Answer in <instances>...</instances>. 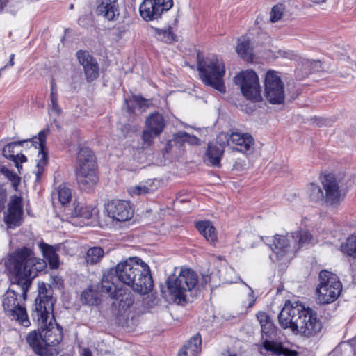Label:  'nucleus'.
<instances>
[{
  "label": "nucleus",
  "mask_w": 356,
  "mask_h": 356,
  "mask_svg": "<svg viewBox=\"0 0 356 356\" xmlns=\"http://www.w3.org/2000/svg\"><path fill=\"white\" fill-rule=\"evenodd\" d=\"M46 266V261L37 258L30 248H17L9 256L7 268L15 280L3 296V307L8 316L25 327L31 323L22 300H26L32 280Z\"/></svg>",
  "instance_id": "f257e3e1"
},
{
  "label": "nucleus",
  "mask_w": 356,
  "mask_h": 356,
  "mask_svg": "<svg viewBox=\"0 0 356 356\" xmlns=\"http://www.w3.org/2000/svg\"><path fill=\"white\" fill-rule=\"evenodd\" d=\"M278 319L284 329L290 328L293 332L306 337L317 335L323 327L316 312L298 302H286L279 314Z\"/></svg>",
  "instance_id": "f03ea898"
},
{
  "label": "nucleus",
  "mask_w": 356,
  "mask_h": 356,
  "mask_svg": "<svg viewBox=\"0 0 356 356\" xmlns=\"http://www.w3.org/2000/svg\"><path fill=\"white\" fill-rule=\"evenodd\" d=\"M39 286V294L35 300L32 317L40 326L42 336L49 348L57 346L63 339L62 328L55 322L53 314L55 300L46 294L44 284Z\"/></svg>",
  "instance_id": "7ed1b4c3"
},
{
  "label": "nucleus",
  "mask_w": 356,
  "mask_h": 356,
  "mask_svg": "<svg viewBox=\"0 0 356 356\" xmlns=\"http://www.w3.org/2000/svg\"><path fill=\"white\" fill-rule=\"evenodd\" d=\"M115 277L140 294H147L153 288L149 266L137 257L119 262L115 268Z\"/></svg>",
  "instance_id": "20e7f679"
},
{
  "label": "nucleus",
  "mask_w": 356,
  "mask_h": 356,
  "mask_svg": "<svg viewBox=\"0 0 356 356\" xmlns=\"http://www.w3.org/2000/svg\"><path fill=\"white\" fill-rule=\"evenodd\" d=\"M97 165L92 150L81 147L77 156L76 178L79 188L87 191L96 185L98 181Z\"/></svg>",
  "instance_id": "39448f33"
},
{
  "label": "nucleus",
  "mask_w": 356,
  "mask_h": 356,
  "mask_svg": "<svg viewBox=\"0 0 356 356\" xmlns=\"http://www.w3.org/2000/svg\"><path fill=\"white\" fill-rule=\"evenodd\" d=\"M197 70L202 82L221 93L226 91L223 77L225 74V67L223 61L216 56L207 57L199 60Z\"/></svg>",
  "instance_id": "423d86ee"
},
{
  "label": "nucleus",
  "mask_w": 356,
  "mask_h": 356,
  "mask_svg": "<svg viewBox=\"0 0 356 356\" xmlns=\"http://www.w3.org/2000/svg\"><path fill=\"white\" fill-rule=\"evenodd\" d=\"M198 276L195 272L188 268H181L177 276L171 275L166 284L168 289L177 304L186 302V293L197 285Z\"/></svg>",
  "instance_id": "0eeeda50"
},
{
  "label": "nucleus",
  "mask_w": 356,
  "mask_h": 356,
  "mask_svg": "<svg viewBox=\"0 0 356 356\" xmlns=\"http://www.w3.org/2000/svg\"><path fill=\"white\" fill-rule=\"evenodd\" d=\"M273 251L278 258L288 253H295L302 247L312 243V236L307 230H298L286 236L276 235L274 237Z\"/></svg>",
  "instance_id": "6e6552de"
},
{
  "label": "nucleus",
  "mask_w": 356,
  "mask_h": 356,
  "mask_svg": "<svg viewBox=\"0 0 356 356\" xmlns=\"http://www.w3.org/2000/svg\"><path fill=\"white\" fill-rule=\"evenodd\" d=\"M342 290L338 277L327 270L319 273V284L316 289L317 300L320 304H330L335 301Z\"/></svg>",
  "instance_id": "1a4fd4ad"
},
{
  "label": "nucleus",
  "mask_w": 356,
  "mask_h": 356,
  "mask_svg": "<svg viewBox=\"0 0 356 356\" xmlns=\"http://www.w3.org/2000/svg\"><path fill=\"white\" fill-rule=\"evenodd\" d=\"M235 84L240 86L241 91L247 99L259 102L261 99V86L259 77L254 71H242L234 77Z\"/></svg>",
  "instance_id": "9d476101"
},
{
  "label": "nucleus",
  "mask_w": 356,
  "mask_h": 356,
  "mask_svg": "<svg viewBox=\"0 0 356 356\" xmlns=\"http://www.w3.org/2000/svg\"><path fill=\"white\" fill-rule=\"evenodd\" d=\"M265 95L273 104H280L284 101V85L278 72L269 70L265 78Z\"/></svg>",
  "instance_id": "9b49d317"
},
{
  "label": "nucleus",
  "mask_w": 356,
  "mask_h": 356,
  "mask_svg": "<svg viewBox=\"0 0 356 356\" xmlns=\"http://www.w3.org/2000/svg\"><path fill=\"white\" fill-rule=\"evenodd\" d=\"M172 6V0H144L140 6L139 11L142 18L149 22L160 18Z\"/></svg>",
  "instance_id": "f8f14e48"
},
{
  "label": "nucleus",
  "mask_w": 356,
  "mask_h": 356,
  "mask_svg": "<svg viewBox=\"0 0 356 356\" xmlns=\"http://www.w3.org/2000/svg\"><path fill=\"white\" fill-rule=\"evenodd\" d=\"M106 215L113 220L125 222L134 216V209L130 202L122 200H112L104 205Z\"/></svg>",
  "instance_id": "ddd939ff"
},
{
  "label": "nucleus",
  "mask_w": 356,
  "mask_h": 356,
  "mask_svg": "<svg viewBox=\"0 0 356 356\" xmlns=\"http://www.w3.org/2000/svg\"><path fill=\"white\" fill-rule=\"evenodd\" d=\"M218 140H223V144L232 146V149L243 153L250 150L254 145L252 136L248 133L232 132L231 134H220Z\"/></svg>",
  "instance_id": "4468645a"
},
{
  "label": "nucleus",
  "mask_w": 356,
  "mask_h": 356,
  "mask_svg": "<svg viewBox=\"0 0 356 356\" xmlns=\"http://www.w3.org/2000/svg\"><path fill=\"white\" fill-rule=\"evenodd\" d=\"M323 189L325 190V201L331 206L338 205L344 197L340 187V181L331 174L324 176L322 180Z\"/></svg>",
  "instance_id": "2eb2a0df"
},
{
  "label": "nucleus",
  "mask_w": 356,
  "mask_h": 356,
  "mask_svg": "<svg viewBox=\"0 0 356 356\" xmlns=\"http://www.w3.org/2000/svg\"><path fill=\"white\" fill-rule=\"evenodd\" d=\"M22 198L17 196L11 197L4 222L8 229H15L22 225L23 221V208Z\"/></svg>",
  "instance_id": "dca6fc26"
},
{
  "label": "nucleus",
  "mask_w": 356,
  "mask_h": 356,
  "mask_svg": "<svg viewBox=\"0 0 356 356\" xmlns=\"http://www.w3.org/2000/svg\"><path fill=\"white\" fill-rule=\"evenodd\" d=\"M76 56L80 65L84 70V74L87 81L91 82L99 76V65L96 59L88 51H79Z\"/></svg>",
  "instance_id": "f3484780"
},
{
  "label": "nucleus",
  "mask_w": 356,
  "mask_h": 356,
  "mask_svg": "<svg viewBox=\"0 0 356 356\" xmlns=\"http://www.w3.org/2000/svg\"><path fill=\"white\" fill-rule=\"evenodd\" d=\"M226 145L223 144V140L217 139L216 143H209L207 148L203 156L204 162L215 167H220V161L225 152Z\"/></svg>",
  "instance_id": "a211bd4d"
},
{
  "label": "nucleus",
  "mask_w": 356,
  "mask_h": 356,
  "mask_svg": "<svg viewBox=\"0 0 356 356\" xmlns=\"http://www.w3.org/2000/svg\"><path fill=\"white\" fill-rule=\"evenodd\" d=\"M95 12L108 21H113L119 15L118 0H97Z\"/></svg>",
  "instance_id": "6ab92c4d"
},
{
  "label": "nucleus",
  "mask_w": 356,
  "mask_h": 356,
  "mask_svg": "<svg viewBox=\"0 0 356 356\" xmlns=\"http://www.w3.org/2000/svg\"><path fill=\"white\" fill-rule=\"evenodd\" d=\"M47 132L48 130H42L38 134V138H34L35 140H38L39 141V159L38 160L37 170L35 172L37 181H39L40 177L43 173L44 167L47 163V153L45 152Z\"/></svg>",
  "instance_id": "aec40b11"
},
{
  "label": "nucleus",
  "mask_w": 356,
  "mask_h": 356,
  "mask_svg": "<svg viewBox=\"0 0 356 356\" xmlns=\"http://www.w3.org/2000/svg\"><path fill=\"white\" fill-rule=\"evenodd\" d=\"M26 341L31 347L33 350L40 356H46L49 348L44 341V337L42 336L41 330L38 332L33 331L26 337Z\"/></svg>",
  "instance_id": "412c9836"
},
{
  "label": "nucleus",
  "mask_w": 356,
  "mask_h": 356,
  "mask_svg": "<svg viewBox=\"0 0 356 356\" xmlns=\"http://www.w3.org/2000/svg\"><path fill=\"white\" fill-rule=\"evenodd\" d=\"M159 187V181L156 179H148L138 185L131 186L128 189L129 194L134 196L145 195L152 193Z\"/></svg>",
  "instance_id": "4be33fe9"
},
{
  "label": "nucleus",
  "mask_w": 356,
  "mask_h": 356,
  "mask_svg": "<svg viewBox=\"0 0 356 356\" xmlns=\"http://www.w3.org/2000/svg\"><path fill=\"white\" fill-rule=\"evenodd\" d=\"M201 345V335L197 333L184 344L177 356H199Z\"/></svg>",
  "instance_id": "5701e85b"
},
{
  "label": "nucleus",
  "mask_w": 356,
  "mask_h": 356,
  "mask_svg": "<svg viewBox=\"0 0 356 356\" xmlns=\"http://www.w3.org/2000/svg\"><path fill=\"white\" fill-rule=\"evenodd\" d=\"M263 349L270 351L276 356H298V353L284 348L280 343L273 341L265 340L263 343L262 348H260V353H263Z\"/></svg>",
  "instance_id": "b1692460"
},
{
  "label": "nucleus",
  "mask_w": 356,
  "mask_h": 356,
  "mask_svg": "<svg viewBox=\"0 0 356 356\" xmlns=\"http://www.w3.org/2000/svg\"><path fill=\"white\" fill-rule=\"evenodd\" d=\"M195 227L209 243L214 244L217 242V232L211 221H198L195 223Z\"/></svg>",
  "instance_id": "393cba45"
},
{
  "label": "nucleus",
  "mask_w": 356,
  "mask_h": 356,
  "mask_svg": "<svg viewBox=\"0 0 356 356\" xmlns=\"http://www.w3.org/2000/svg\"><path fill=\"white\" fill-rule=\"evenodd\" d=\"M146 126L154 136L160 135L165 127L163 115L157 112L151 114L146 120Z\"/></svg>",
  "instance_id": "a878e982"
},
{
  "label": "nucleus",
  "mask_w": 356,
  "mask_h": 356,
  "mask_svg": "<svg viewBox=\"0 0 356 356\" xmlns=\"http://www.w3.org/2000/svg\"><path fill=\"white\" fill-rule=\"evenodd\" d=\"M39 247L43 257L47 260L50 267L54 269L58 268L59 266V259L56 248L44 242L40 243Z\"/></svg>",
  "instance_id": "bb28decb"
},
{
  "label": "nucleus",
  "mask_w": 356,
  "mask_h": 356,
  "mask_svg": "<svg viewBox=\"0 0 356 356\" xmlns=\"http://www.w3.org/2000/svg\"><path fill=\"white\" fill-rule=\"evenodd\" d=\"M111 298L119 300V308L122 311L129 308L134 302L133 294L130 291L122 293L121 289H115L114 293H111Z\"/></svg>",
  "instance_id": "cd10ccee"
},
{
  "label": "nucleus",
  "mask_w": 356,
  "mask_h": 356,
  "mask_svg": "<svg viewBox=\"0 0 356 356\" xmlns=\"http://www.w3.org/2000/svg\"><path fill=\"white\" fill-rule=\"evenodd\" d=\"M81 301L87 305H97L100 303L101 293L98 286H90L84 290L81 294Z\"/></svg>",
  "instance_id": "c85d7f7f"
},
{
  "label": "nucleus",
  "mask_w": 356,
  "mask_h": 356,
  "mask_svg": "<svg viewBox=\"0 0 356 356\" xmlns=\"http://www.w3.org/2000/svg\"><path fill=\"white\" fill-rule=\"evenodd\" d=\"M236 51L238 56L243 59L247 61L252 60V47L249 40L245 38L238 39Z\"/></svg>",
  "instance_id": "c756f323"
},
{
  "label": "nucleus",
  "mask_w": 356,
  "mask_h": 356,
  "mask_svg": "<svg viewBox=\"0 0 356 356\" xmlns=\"http://www.w3.org/2000/svg\"><path fill=\"white\" fill-rule=\"evenodd\" d=\"M341 250L346 255L356 259V234L350 235L346 242L341 245Z\"/></svg>",
  "instance_id": "7c9ffc66"
},
{
  "label": "nucleus",
  "mask_w": 356,
  "mask_h": 356,
  "mask_svg": "<svg viewBox=\"0 0 356 356\" xmlns=\"http://www.w3.org/2000/svg\"><path fill=\"white\" fill-rule=\"evenodd\" d=\"M74 209L70 213L72 217H80L89 219L92 216V209L89 206H83L79 203L74 202Z\"/></svg>",
  "instance_id": "2f4dec72"
},
{
  "label": "nucleus",
  "mask_w": 356,
  "mask_h": 356,
  "mask_svg": "<svg viewBox=\"0 0 356 356\" xmlns=\"http://www.w3.org/2000/svg\"><path fill=\"white\" fill-rule=\"evenodd\" d=\"M104 255L103 250L99 247L90 248L85 256L87 264L93 265L99 262Z\"/></svg>",
  "instance_id": "473e14b6"
},
{
  "label": "nucleus",
  "mask_w": 356,
  "mask_h": 356,
  "mask_svg": "<svg viewBox=\"0 0 356 356\" xmlns=\"http://www.w3.org/2000/svg\"><path fill=\"white\" fill-rule=\"evenodd\" d=\"M50 99L51 111L54 112L57 115H60L62 110L58 105L57 87L54 79L51 81Z\"/></svg>",
  "instance_id": "72a5a7b5"
},
{
  "label": "nucleus",
  "mask_w": 356,
  "mask_h": 356,
  "mask_svg": "<svg viewBox=\"0 0 356 356\" xmlns=\"http://www.w3.org/2000/svg\"><path fill=\"white\" fill-rule=\"evenodd\" d=\"M0 172L11 182L13 188L17 190L20 183L21 178L5 166H0Z\"/></svg>",
  "instance_id": "f704fd0d"
},
{
  "label": "nucleus",
  "mask_w": 356,
  "mask_h": 356,
  "mask_svg": "<svg viewBox=\"0 0 356 356\" xmlns=\"http://www.w3.org/2000/svg\"><path fill=\"white\" fill-rule=\"evenodd\" d=\"M58 200L62 204L68 203L72 198L71 190L65 184H60L58 188Z\"/></svg>",
  "instance_id": "c9c22d12"
},
{
  "label": "nucleus",
  "mask_w": 356,
  "mask_h": 356,
  "mask_svg": "<svg viewBox=\"0 0 356 356\" xmlns=\"http://www.w3.org/2000/svg\"><path fill=\"white\" fill-rule=\"evenodd\" d=\"M158 38L165 43H172L175 40V35L171 27L167 29H156Z\"/></svg>",
  "instance_id": "e433bc0d"
},
{
  "label": "nucleus",
  "mask_w": 356,
  "mask_h": 356,
  "mask_svg": "<svg viewBox=\"0 0 356 356\" xmlns=\"http://www.w3.org/2000/svg\"><path fill=\"white\" fill-rule=\"evenodd\" d=\"M111 278V275L110 274H104L103 275L102 279V291L103 292L110 293V296L111 297V293H114L115 289H118L114 286L113 282L110 281Z\"/></svg>",
  "instance_id": "4c0bfd02"
},
{
  "label": "nucleus",
  "mask_w": 356,
  "mask_h": 356,
  "mask_svg": "<svg viewBox=\"0 0 356 356\" xmlns=\"http://www.w3.org/2000/svg\"><path fill=\"white\" fill-rule=\"evenodd\" d=\"M310 197L315 202H320L325 200V195L321 188L314 184H310Z\"/></svg>",
  "instance_id": "58836bf2"
},
{
  "label": "nucleus",
  "mask_w": 356,
  "mask_h": 356,
  "mask_svg": "<svg viewBox=\"0 0 356 356\" xmlns=\"http://www.w3.org/2000/svg\"><path fill=\"white\" fill-rule=\"evenodd\" d=\"M27 140L19 141V142H13L6 145L3 149V154L5 157L11 160L14 159L15 156V147L17 145H22L23 143L26 142Z\"/></svg>",
  "instance_id": "ea45409f"
},
{
  "label": "nucleus",
  "mask_w": 356,
  "mask_h": 356,
  "mask_svg": "<svg viewBox=\"0 0 356 356\" xmlns=\"http://www.w3.org/2000/svg\"><path fill=\"white\" fill-rule=\"evenodd\" d=\"M284 10V6L282 3L274 6L270 12V22L274 23L279 21L283 15Z\"/></svg>",
  "instance_id": "a19ab883"
},
{
  "label": "nucleus",
  "mask_w": 356,
  "mask_h": 356,
  "mask_svg": "<svg viewBox=\"0 0 356 356\" xmlns=\"http://www.w3.org/2000/svg\"><path fill=\"white\" fill-rule=\"evenodd\" d=\"M246 286L248 287L249 291L247 294V297L243 300L242 303L245 308L248 309L252 307L255 304L257 298L254 296V293L252 289L247 284Z\"/></svg>",
  "instance_id": "79ce46f5"
},
{
  "label": "nucleus",
  "mask_w": 356,
  "mask_h": 356,
  "mask_svg": "<svg viewBox=\"0 0 356 356\" xmlns=\"http://www.w3.org/2000/svg\"><path fill=\"white\" fill-rule=\"evenodd\" d=\"M155 136L149 129L144 131L142 134L143 147H149L152 144Z\"/></svg>",
  "instance_id": "37998d69"
},
{
  "label": "nucleus",
  "mask_w": 356,
  "mask_h": 356,
  "mask_svg": "<svg viewBox=\"0 0 356 356\" xmlns=\"http://www.w3.org/2000/svg\"><path fill=\"white\" fill-rule=\"evenodd\" d=\"M12 161L15 163V167L18 169L19 172H20V168H22L21 164L26 161V157L24 154L17 153L14 159H12Z\"/></svg>",
  "instance_id": "c03bdc74"
},
{
  "label": "nucleus",
  "mask_w": 356,
  "mask_h": 356,
  "mask_svg": "<svg viewBox=\"0 0 356 356\" xmlns=\"http://www.w3.org/2000/svg\"><path fill=\"white\" fill-rule=\"evenodd\" d=\"M6 200V189L3 185L0 184V212L4 209Z\"/></svg>",
  "instance_id": "a18cd8bd"
},
{
  "label": "nucleus",
  "mask_w": 356,
  "mask_h": 356,
  "mask_svg": "<svg viewBox=\"0 0 356 356\" xmlns=\"http://www.w3.org/2000/svg\"><path fill=\"white\" fill-rule=\"evenodd\" d=\"M261 327L262 332L264 333L265 334H266L267 336L271 335L275 332V326L273 325V323L272 321L267 323L266 324H264V325H261Z\"/></svg>",
  "instance_id": "49530a36"
},
{
  "label": "nucleus",
  "mask_w": 356,
  "mask_h": 356,
  "mask_svg": "<svg viewBox=\"0 0 356 356\" xmlns=\"http://www.w3.org/2000/svg\"><path fill=\"white\" fill-rule=\"evenodd\" d=\"M257 318L259 321L261 325L271 322L269 316L264 312H258L257 314Z\"/></svg>",
  "instance_id": "de8ad7c7"
},
{
  "label": "nucleus",
  "mask_w": 356,
  "mask_h": 356,
  "mask_svg": "<svg viewBox=\"0 0 356 356\" xmlns=\"http://www.w3.org/2000/svg\"><path fill=\"white\" fill-rule=\"evenodd\" d=\"M51 284L55 286L60 288L63 286L62 279L57 275H51Z\"/></svg>",
  "instance_id": "09e8293b"
},
{
  "label": "nucleus",
  "mask_w": 356,
  "mask_h": 356,
  "mask_svg": "<svg viewBox=\"0 0 356 356\" xmlns=\"http://www.w3.org/2000/svg\"><path fill=\"white\" fill-rule=\"evenodd\" d=\"M342 346H338L336 348H334L332 353H330V356H343L342 355Z\"/></svg>",
  "instance_id": "8fccbe9b"
},
{
  "label": "nucleus",
  "mask_w": 356,
  "mask_h": 356,
  "mask_svg": "<svg viewBox=\"0 0 356 356\" xmlns=\"http://www.w3.org/2000/svg\"><path fill=\"white\" fill-rule=\"evenodd\" d=\"M137 104L141 108H145L148 106V101L143 98H138L136 99Z\"/></svg>",
  "instance_id": "3c124183"
},
{
  "label": "nucleus",
  "mask_w": 356,
  "mask_h": 356,
  "mask_svg": "<svg viewBox=\"0 0 356 356\" xmlns=\"http://www.w3.org/2000/svg\"><path fill=\"white\" fill-rule=\"evenodd\" d=\"M277 56H281L283 58H289L291 56V53L290 51H286L284 50H278L277 51Z\"/></svg>",
  "instance_id": "603ef678"
},
{
  "label": "nucleus",
  "mask_w": 356,
  "mask_h": 356,
  "mask_svg": "<svg viewBox=\"0 0 356 356\" xmlns=\"http://www.w3.org/2000/svg\"><path fill=\"white\" fill-rule=\"evenodd\" d=\"M14 58H15V54H12L10 56V60H9V63L5 65V67L2 69L0 70V72L1 70H3L4 68L6 67H12L15 64V62H14Z\"/></svg>",
  "instance_id": "864d4df0"
},
{
  "label": "nucleus",
  "mask_w": 356,
  "mask_h": 356,
  "mask_svg": "<svg viewBox=\"0 0 356 356\" xmlns=\"http://www.w3.org/2000/svg\"><path fill=\"white\" fill-rule=\"evenodd\" d=\"M88 19L87 16L83 15L79 18L78 22L81 26H86L87 24L86 20Z\"/></svg>",
  "instance_id": "5fc2aeb1"
},
{
  "label": "nucleus",
  "mask_w": 356,
  "mask_h": 356,
  "mask_svg": "<svg viewBox=\"0 0 356 356\" xmlns=\"http://www.w3.org/2000/svg\"><path fill=\"white\" fill-rule=\"evenodd\" d=\"M81 356H92V355L91 351L89 349L85 348L83 350V353H81Z\"/></svg>",
  "instance_id": "6e6d98bb"
},
{
  "label": "nucleus",
  "mask_w": 356,
  "mask_h": 356,
  "mask_svg": "<svg viewBox=\"0 0 356 356\" xmlns=\"http://www.w3.org/2000/svg\"><path fill=\"white\" fill-rule=\"evenodd\" d=\"M179 134L184 138V140H186L187 138L190 137V136L186 132H179Z\"/></svg>",
  "instance_id": "4d7b16f0"
},
{
  "label": "nucleus",
  "mask_w": 356,
  "mask_h": 356,
  "mask_svg": "<svg viewBox=\"0 0 356 356\" xmlns=\"http://www.w3.org/2000/svg\"><path fill=\"white\" fill-rule=\"evenodd\" d=\"M319 64H320V62L317 61V60L313 61V62H307L306 63V65H312V66H318V65H319Z\"/></svg>",
  "instance_id": "13d9d810"
},
{
  "label": "nucleus",
  "mask_w": 356,
  "mask_h": 356,
  "mask_svg": "<svg viewBox=\"0 0 356 356\" xmlns=\"http://www.w3.org/2000/svg\"><path fill=\"white\" fill-rule=\"evenodd\" d=\"M353 350L349 346H347V348H344V353L346 355H348V354H351L353 353Z\"/></svg>",
  "instance_id": "bf43d9fd"
},
{
  "label": "nucleus",
  "mask_w": 356,
  "mask_h": 356,
  "mask_svg": "<svg viewBox=\"0 0 356 356\" xmlns=\"http://www.w3.org/2000/svg\"><path fill=\"white\" fill-rule=\"evenodd\" d=\"M8 0H0V10L6 6Z\"/></svg>",
  "instance_id": "052dcab7"
},
{
  "label": "nucleus",
  "mask_w": 356,
  "mask_h": 356,
  "mask_svg": "<svg viewBox=\"0 0 356 356\" xmlns=\"http://www.w3.org/2000/svg\"><path fill=\"white\" fill-rule=\"evenodd\" d=\"M73 8H74V4L72 3L70 5V9L72 10Z\"/></svg>",
  "instance_id": "680f3d73"
},
{
  "label": "nucleus",
  "mask_w": 356,
  "mask_h": 356,
  "mask_svg": "<svg viewBox=\"0 0 356 356\" xmlns=\"http://www.w3.org/2000/svg\"><path fill=\"white\" fill-rule=\"evenodd\" d=\"M229 356H238V355L236 353H232V354H229Z\"/></svg>",
  "instance_id": "e2e57ef3"
},
{
  "label": "nucleus",
  "mask_w": 356,
  "mask_h": 356,
  "mask_svg": "<svg viewBox=\"0 0 356 356\" xmlns=\"http://www.w3.org/2000/svg\"><path fill=\"white\" fill-rule=\"evenodd\" d=\"M11 35H12V32H9V34H8L9 37H10Z\"/></svg>",
  "instance_id": "0e129e2a"
}]
</instances>
